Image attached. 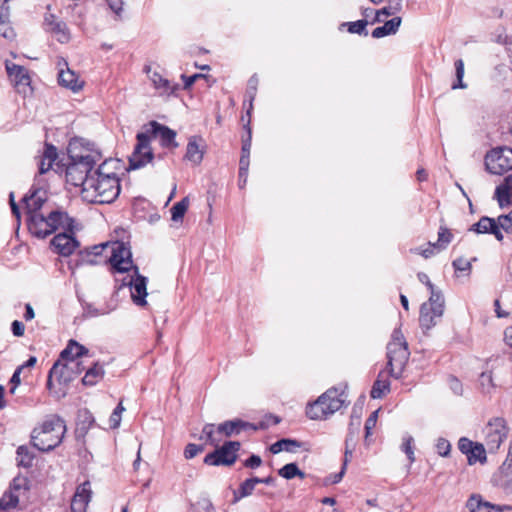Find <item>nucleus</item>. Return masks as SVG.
I'll return each instance as SVG.
<instances>
[{"label": "nucleus", "mask_w": 512, "mask_h": 512, "mask_svg": "<svg viewBox=\"0 0 512 512\" xmlns=\"http://www.w3.org/2000/svg\"><path fill=\"white\" fill-rule=\"evenodd\" d=\"M358 435H353L351 432L347 433L345 440V459L352 455L353 448L355 446L356 438Z\"/></svg>", "instance_id": "nucleus-53"}, {"label": "nucleus", "mask_w": 512, "mask_h": 512, "mask_svg": "<svg viewBox=\"0 0 512 512\" xmlns=\"http://www.w3.org/2000/svg\"><path fill=\"white\" fill-rule=\"evenodd\" d=\"M123 168V163L119 159H107L98 169L94 172L97 176L95 178L96 192H108L109 190L116 189V192L121 191L119 171Z\"/></svg>", "instance_id": "nucleus-7"}, {"label": "nucleus", "mask_w": 512, "mask_h": 512, "mask_svg": "<svg viewBox=\"0 0 512 512\" xmlns=\"http://www.w3.org/2000/svg\"><path fill=\"white\" fill-rule=\"evenodd\" d=\"M19 502V495L13 490L6 491L0 498V512H7L11 508H15Z\"/></svg>", "instance_id": "nucleus-32"}, {"label": "nucleus", "mask_w": 512, "mask_h": 512, "mask_svg": "<svg viewBox=\"0 0 512 512\" xmlns=\"http://www.w3.org/2000/svg\"><path fill=\"white\" fill-rule=\"evenodd\" d=\"M58 157L57 149L53 145H46L43 155L41 157L40 163H39V173L40 175H43L45 173H48L50 170L56 174V164L58 162H55Z\"/></svg>", "instance_id": "nucleus-20"}, {"label": "nucleus", "mask_w": 512, "mask_h": 512, "mask_svg": "<svg viewBox=\"0 0 512 512\" xmlns=\"http://www.w3.org/2000/svg\"><path fill=\"white\" fill-rule=\"evenodd\" d=\"M466 507L470 512H501L502 507L484 501L480 495L473 494L469 497Z\"/></svg>", "instance_id": "nucleus-21"}, {"label": "nucleus", "mask_w": 512, "mask_h": 512, "mask_svg": "<svg viewBox=\"0 0 512 512\" xmlns=\"http://www.w3.org/2000/svg\"><path fill=\"white\" fill-rule=\"evenodd\" d=\"M257 85H258V78L256 76L251 77L248 82V89H247V94L250 97V109H252V101L254 100L255 95H256Z\"/></svg>", "instance_id": "nucleus-55"}, {"label": "nucleus", "mask_w": 512, "mask_h": 512, "mask_svg": "<svg viewBox=\"0 0 512 512\" xmlns=\"http://www.w3.org/2000/svg\"><path fill=\"white\" fill-rule=\"evenodd\" d=\"M45 23L47 29L57 37L59 42L65 43L69 40V34L66 31L65 23L56 21L53 15L46 17Z\"/></svg>", "instance_id": "nucleus-25"}, {"label": "nucleus", "mask_w": 512, "mask_h": 512, "mask_svg": "<svg viewBox=\"0 0 512 512\" xmlns=\"http://www.w3.org/2000/svg\"><path fill=\"white\" fill-rule=\"evenodd\" d=\"M413 442L414 439L411 435H405L403 437V443L401 445V449L407 455L410 463H413L415 461L414 450L412 446Z\"/></svg>", "instance_id": "nucleus-43"}, {"label": "nucleus", "mask_w": 512, "mask_h": 512, "mask_svg": "<svg viewBox=\"0 0 512 512\" xmlns=\"http://www.w3.org/2000/svg\"><path fill=\"white\" fill-rule=\"evenodd\" d=\"M401 25V18L394 17L384 23L383 26L377 27L372 31V37L382 38L387 35L395 34Z\"/></svg>", "instance_id": "nucleus-27"}, {"label": "nucleus", "mask_w": 512, "mask_h": 512, "mask_svg": "<svg viewBox=\"0 0 512 512\" xmlns=\"http://www.w3.org/2000/svg\"><path fill=\"white\" fill-rule=\"evenodd\" d=\"M417 278L421 283L425 284L430 291L428 301L424 302L420 307L419 316L420 326L425 330H429L434 327L437 320L442 317L444 313L445 300L441 290L435 287L426 273L419 272L417 274Z\"/></svg>", "instance_id": "nucleus-3"}, {"label": "nucleus", "mask_w": 512, "mask_h": 512, "mask_svg": "<svg viewBox=\"0 0 512 512\" xmlns=\"http://www.w3.org/2000/svg\"><path fill=\"white\" fill-rule=\"evenodd\" d=\"M456 79L457 81L452 84V89H465L467 85L463 82L464 77V62L462 59L455 61Z\"/></svg>", "instance_id": "nucleus-40"}, {"label": "nucleus", "mask_w": 512, "mask_h": 512, "mask_svg": "<svg viewBox=\"0 0 512 512\" xmlns=\"http://www.w3.org/2000/svg\"><path fill=\"white\" fill-rule=\"evenodd\" d=\"M262 459L260 456L252 454L248 459L245 460L244 466L247 468L255 469L261 466Z\"/></svg>", "instance_id": "nucleus-58"}, {"label": "nucleus", "mask_w": 512, "mask_h": 512, "mask_svg": "<svg viewBox=\"0 0 512 512\" xmlns=\"http://www.w3.org/2000/svg\"><path fill=\"white\" fill-rule=\"evenodd\" d=\"M479 384L485 393H489L494 387L493 378L491 372H483L479 377Z\"/></svg>", "instance_id": "nucleus-46"}, {"label": "nucleus", "mask_w": 512, "mask_h": 512, "mask_svg": "<svg viewBox=\"0 0 512 512\" xmlns=\"http://www.w3.org/2000/svg\"><path fill=\"white\" fill-rule=\"evenodd\" d=\"M436 450L440 456L447 457L451 450V444L445 438H438L436 443Z\"/></svg>", "instance_id": "nucleus-49"}, {"label": "nucleus", "mask_w": 512, "mask_h": 512, "mask_svg": "<svg viewBox=\"0 0 512 512\" xmlns=\"http://www.w3.org/2000/svg\"><path fill=\"white\" fill-rule=\"evenodd\" d=\"M487 170L496 175H502L512 169V149L497 148L491 150L485 157Z\"/></svg>", "instance_id": "nucleus-12"}, {"label": "nucleus", "mask_w": 512, "mask_h": 512, "mask_svg": "<svg viewBox=\"0 0 512 512\" xmlns=\"http://www.w3.org/2000/svg\"><path fill=\"white\" fill-rule=\"evenodd\" d=\"M346 386L339 389L333 387L318 397L306 409L307 416L312 420H322L338 411L346 402Z\"/></svg>", "instance_id": "nucleus-5"}, {"label": "nucleus", "mask_w": 512, "mask_h": 512, "mask_svg": "<svg viewBox=\"0 0 512 512\" xmlns=\"http://www.w3.org/2000/svg\"><path fill=\"white\" fill-rule=\"evenodd\" d=\"M248 428L256 430V427L253 424L245 422L241 419H234L219 424L217 427V433L224 434L225 436L229 437L232 435H237L241 431L246 430Z\"/></svg>", "instance_id": "nucleus-19"}, {"label": "nucleus", "mask_w": 512, "mask_h": 512, "mask_svg": "<svg viewBox=\"0 0 512 512\" xmlns=\"http://www.w3.org/2000/svg\"><path fill=\"white\" fill-rule=\"evenodd\" d=\"M83 369L84 368L79 361H68L62 363L61 360H57L49 371L47 388L50 391H53V378H56L60 386L67 387Z\"/></svg>", "instance_id": "nucleus-9"}, {"label": "nucleus", "mask_w": 512, "mask_h": 512, "mask_svg": "<svg viewBox=\"0 0 512 512\" xmlns=\"http://www.w3.org/2000/svg\"><path fill=\"white\" fill-rule=\"evenodd\" d=\"M241 444L238 441H227L222 446L207 454L204 463L209 466H232L237 458Z\"/></svg>", "instance_id": "nucleus-11"}, {"label": "nucleus", "mask_w": 512, "mask_h": 512, "mask_svg": "<svg viewBox=\"0 0 512 512\" xmlns=\"http://www.w3.org/2000/svg\"><path fill=\"white\" fill-rule=\"evenodd\" d=\"M493 228H496V220L489 217H482L477 223L472 225L470 230L477 233H491Z\"/></svg>", "instance_id": "nucleus-36"}, {"label": "nucleus", "mask_w": 512, "mask_h": 512, "mask_svg": "<svg viewBox=\"0 0 512 512\" xmlns=\"http://www.w3.org/2000/svg\"><path fill=\"white\" fill-rule=\"evenodd\" d=\"M88 352L89 351L86 347L75 340H70L66 348L60 353L59 360H65L66 362L77 361L78 358L87 355Z\"/></svg>", "instance_id": "nucleus-22"}, {"label": "nucleus", "mask_w": 512, "mask_h": 512, "mask_svg": "<svg viewBox=\"0 0 512 512\" xmlns=\"http://www.w3.org/2000/svg\"><path fill=\"white\" fill-rule=\"evenodd\" d=\"M258 484V477H251L249 479H246L243 483H241L239 487V493L240 497H248L250 496L255 486Z\"/></svg>", "instance_id": "nucleus-42"}, {"label": "nucleus", "mask_w": 512, "mask_h": 512, "mask_svg": "<svg viewBox=\"0 0 512 512\" xmlns=\"http://www.w3.org/2000/svg\"><path fill=\"white\" fill-rule=\"evenodd\" d=\"M77 143H69L67 147L66 162L63 159L56 164V174L64 173L66 189L81 188L80 192H88L95 188V178L89 175L94 165L96 157L90 154H78Z\"/></svg>", "instance_id": "nucleus-1"}, {"label": "nucleus", "mask_w": 512, "mask_h": 512, "mask_svg": "<svg viewBox=\"0 0 512 512\" xmlns=\"http://www.w3.org/2000/svg\"><path fill=\"white\" fill-rule=\"evenodd\" d=\"M278 474L287 480H291L295 477H299L301 479L305 478V473L298 468L296 463H288L284 465L278 470Z\"/></svg>", "instance_id": "nucleus-31"}, {"label": "nucleus", "mask_w": 512, "mask_h": 512, "mask_svg": "<svg viewBox=\"0 0 512 512\" xmlns=\"http://www.w3.org/2000/svg\"><path fill=\"white\" fill-rule=\"evenodd\" d=\"M215 425L214 424H206L202 429V435L200 436V439L209 443L212 446L217 447L219 445L220 439H218L215 434Z\"/></svg>", "instance_id": "nucleus-38"}, {"label": "nucleus", "mask_w": 512, "mask_h": 512, "mask_svg": "<svg viewBox=\"0 0 512 512\" xmlns=\"http://www.w3.org/2000/svg\"><path fill=\"white\" fill-rule=\"evenodd\" d=\"M145 131L137 134V144L133 153L129 157V167L127 170L139 169L149 163L153 154L150 148L151 137L159 138L165 147H177L175 142L176 132L156 121H151L144 126Z\"/></svg>", "instance_id": "nucleus-2"}, {"label": "nucleus", "mask_w": 512, "mask_h": 512, "mask_svg": "<svg viewBox=\"0 0 512 512\" xmlns=\"http://www.w3.org/2000/svg\"><path fill=\"white\" fill-rule=\"evenodd\" d=\"M452 241V233L447 229L441 227L438 232V241L433 244L434 247H437V251H441L447 247V245Z\"/></svg>", "instance_id": "nucleus-39"}, {"label": "nucleus", "mask_w": 512, "mask_h": 512, "mask_svg": "<svg viewBox=\"0 0 512 512\" xmlns=\"http://www.w3.org/2000/svg\"><path fill=\"white\" fill-rule=\"evenodd\" d=\"M434 243H429L428 247L425 249L417 248L416 253L422 255L424 258H429L436 253L437 247L433 246Z\"/></svg>", "instance_id": "nucleus-63"}, {"label": "nucleus", "mask_w": 512, "mask_h": 512, "mask_svg": "<svg viewBox=\"0 0 512 512\" xmlns=\"http://www.w3.org/2000/svg\"><path fill=\"white\" fill-rule=\"evenodd\" d=\"M402 1L403 0H395V6H392V3L394 2L393 0H388V6L386 7H383L382 9L380 10H377L376 11V16H375V22H380L381 21V18L380 16L381 15H384V16H391L393 14H395L396 12H399L401 11L402 9Z\"/></svg>", "instance_id": "nucleus-37"}, {"label": "nucleus", "mask_w": 512, "mask_h": 512, "mask_svg": "<svg viewBox=\"0 0 512 512\" xmlns=\"http://www.w3.org/2000/svg\"><path fill=\"white\" fill-rule=\"evenodd\" d=\"M485 445L490 453H496L507 439L509 428L502 417H494L488 421L484 430Z\"/></svg>", "instance_id": "nucleus-10"}, {"label": "nucleus", "mask_w": 512, "mask_h": 512, "mask_svg": "<svg viewBox=\"0 0 512 512\" xmlns=\"http://www.w3.org/2000/svg\"><path fill=\"white\" fill-rule=\"evenodd\" d=\"M368 22L366 20H358L355 22H349L346 25L348 26V31L354 34H365L367 35L366 26Z\"/></svg>", "instance_id": "nucleus-44"}, {"label": "nucleus", "mask_w": 512, "mask_h": 512, "mask_svg": "<svg viewBox=\"0 0 512 512\" xmlns=\"http://www.w3.org/2000/svg\"><path fill=\"white\" fill-rule=\"evenodd\" d=\"M452 265L456 271L465 272L471 269V262L462 257L455 259Z\"/></svg>", "instance_id": "nucleus-54"}, {"label": "nucleus", "mask_w": 512, "mask_h": 512, "mask_svg": "<svg viewBox=\"0 0 512 512\" xmlns=\"http://www.w3.org/2000/svg\"><path fill=\"white\" fill-rule=\"evenodd\" d=\"M91 496L92 491L90 488V482L85 481L76 489L71 501V512H86Z\"/></svg>", "instance_id": "nucleus-17"}, {"label": "nucleus", "mask_w": 512, "mask_h": 512, "mask_svg": "<svg viewBox=\"0 0 512 512\" xmlns=\"http://www.w3.org/2000/svg\"><path fill=\"white\" fill-rule=\"evenodd\" d=\"M57 65L59 68V84L65 88L71 89L73 92L81 90L84 82L68 67L67 62L64 59H60Z\"/></svg>", "instance_id": "nucleus-14"}, {"label": "nucleus", "mask_w": 512, "mask_h": 512, "mask_svg": "<svg viewBox=\"0 0 512 512\" xmlns=\"http://www.w3.org/2000/svg\"><path fill=\"white\" fill-rule=\"evenodd\" d=\"M201 138L191 137L186 147L185 159L198 165L203 159V149L201 147Z\"/></svg>", "instance_id": "nucleus-23"}, {"label": "nucleus", "mask_w": 512, "mask_h": 512, "mask_svg": "<svg viewBox=\"0 0 512 512\" xmlns=\"http://www.w3.org/2000/svg\"><path fill=\"white\" fill-rule=\"evenodd\" d=\"M111 247V256L109 257V262L112 266V269L119 273H124L130 270L132 267V259H131V251L129 248L125 246L122 242H105L99 245H95L91 247V250L88 251V255L98 256L103 253L104 250Z\"/></svg>", "instance_id": "nucleus-8"}, {"label": "nucleus", "mask_w": 512, "mask_h": 512, "mask_svg": "<svg viewBox=\"0 0 512 512\" xmlns=\"http://www.w3.org/2000/svg\"><path fill=\"white\" fill-rule=\"evenodd\" d=\"M134 272L136 274L135 278H131L129 285L131 288V297L133 299V302L138 306H144L146 305V286H147V279L144 276H141L138 274V268H134Z\"/></svg>", "instance_id": "nucleus-18"}, {"label": "nucleus", "mask_w": 512, "mask_h": 512, "mask_svg": "<svg viewBox=\"0 0 512 512\" xmlns=\"http://www.w3.org/2000/svg\"><path fill=\"white\" fill-rule=\"evenodd\" d=\"M27 221L30 233L39 239H44L53 233V227L49 224L47 217L41 213L32 214Z\"/></svg>", "instance_id": "nucleus-15"}, {"label": "nucleus", "mask_w": 512, "mask_h": 512, "mask_svg": "<svg viewBox=\"0 0 512 512\" xmlns=\"http://www.w3.org/2000/svg\"><path fill=\"white\" fill-rule=\"evenodd\" d=\"M0 35L8 40H13L16 36L14 29L9 25V20L0 21Z\"/></svg>", "instance_id": "nucleus-48"}, {"label": "nucleus", "mask_w": 512, "mask_h": 512, "mask_svg": "<svg viewBox=\"0 0 512 512\" xmlns=\"http://www.w3.org/2000/svg\"><path fill=\"white\" fill-rule=\"evenodd\" d=\"M378 411H374L371 413V415L368 417V419L365 422V431H366V437L370 435V431L372 428H374L376 421H377Z\"/></svg>", "instance_id": "nucleus-62"}, {"label": "nucleus", "mask_w": 512, "mask_h": 512, "mask_svg": "<svg viewBox=\"0 0 512 512\" xmlns=\"http://www.w3.org/2000/svg\"><path fill=\"white\" fill-rule=\"evenodd\" d=\"M6 70L16 86H28L30 84V77L23 66L7 63Z\"/></svg>", "instance_id": "nucleus-24"}, {"label": "nucleus", "mask_w": 512, "mask_h": 512, "mask_svg": "<svg viewBox=\"0 0 512 512\" xmlns=\"http://www.w3.org/2000/svg\"><path fill=\"white\" fill-rule=\"evenodd\" d=\"M75 230L76 229H73L72 232L66 231L59 233L53 237L51 244L58 254L69 256L79 246V241L74 236Z\"/></svg>", "instance_id": "nucleus-13"}, {"label": "nucleus", "mask_w": 512, "mask_h": 512, "mask_svg": "<svg viewBox=\"0 0 512 512\" xmlns=\"http://www.w3.org/2000/svg\"><path fill=\"white\" fill-rule=\"evenodd\" d=\"M496 223L506 232L512 231V211L507 215H500Z\"/></svg>", "instance_id": "nucleus-51"}, {"label": "nucleus", "mask_w": 512, "mask_h": 512, "mask_svg": "<svg viewBox=\"0 0 512 512\" xmlns=\"http://www.w3.org/2000/svg\"><path fill=\"white\" fill-rule=\"evenodd\" d=\"M46 200V198L40 197L38 194H24L21 202L24 204L28 217H30L34 213H39L38 211Z\"/></svg>", "instance_id": "nucleus-26"}, {"label": "nucleus", "mask_w": 512, "mask_h": 512, "mask_svg": "<svg viewBox=\"0 0 512 512\" xmlns=\"http://www.w3.org/2000/svg\"><path fill=\"white\" fill-rule=\"evenodd\" d=\"M494 197L497 199L500 207L512 206V194H494Z\"/></svg>", "instance_id": "nucleus-59"}, {"label": "nucleus", "mask_w": 512, "mask_h": 512, "mask_svg": "<svg viewBox=\"0 0 512 512\" xmlns=\"http://www.w3.org/2000/svg\"><path fill=\"white\" fill-rule=\"evenodd\" d=\"M468 463L470 465L475 464L476 462L485 463L487 460L486 457V449L482 443L476 442L472 448V451L467 457Z\"/></svg>", "instance_id": "nucleus-33"}, {"label": "nucleus", "mask_w": 512, "mask_h": 512, "mask_svg": "<svg viewBox=\"0 0 512 512\" xmlns=\"http://www.w3.org/2000/svg\"><path fill=\"white\" fill-rule=\"evenodd\" d=\"M46 217L49 224L53 227V233L60 227L69 232H72L73 229L82 228V226L76 223L73 218L69 217L66 212L60 210L51 211Z\"/></svg>", "instance_id": "nucleus-16"}, {"label": "nucleus", "mask_w": 512, "mask_h": 512, "mask_svg": "<svg viewBox=\"0 0 512 512\" xmlns=\"http://www.w3.org/2000/svg\"><path fill=\"white\" fill-rule=\"evenodd\" d=\"M203 445H197L194 443H189L185 449H184V457L186 459H192L195 456H197L199 453H202L204 451Z\"/></svg>", "instance_id": "nucleus-47"}, {"label": "nucleus", "mask_w": 512, "mask_h": 512, "mask_svg": "<svg viewBox=\"0 0 512 512\" xmlns=\"http://www.w3.org/2000/svg\"><path fill=\"white\" fill-rule=\"evenodd\" d=\"M111 194H84L83 200L90 204H111V200H102L103 196Z\"/></svg>", "instance_id": "nucleus-50"}, {"label": "nucleus", "mask_w": 512, "mask_h": 512, "mask_svg": "<svg viewBox=\"0 0 512 512\" xmlns=\"http://www.w3.org/2000/svg\"><path fill=\"white\" fill-rule=\"evenodd\" d=\"M361 426V416L353 409L350 416V423L348 427V432H351L353 435H358Z\"/></svg>", "instance_id": "nucleus-45"}, {"label": "nucleus", "mask_w": 512, "mask_h": 512, "mask_svg": "<svg viewBox=\"0 0 512 512\" xmlns=\"http://www.w3.org/2000/svg\"><path fill=\"white\" fill-rule=\"evenodd\" d=\"M150 80L154 87L162 93H170L174 90L170 82L156 71L150 75Z\"/></svg>", "instance_id": "nucleus-34"}, {"label": "nucleus", "mask_w": 512, "mask_h": 512, "mask_svg": "<svg viewBox=\"0 0 512 512\" xmlns=\"http://www.w3.org/2000/svg\"><path fill=\"white\" fill-rule=\"evenodd\" d=\"M301 444L297 440L293 439H281L271 445L270 451L273 454H278L281 451L294 452L295 448L300 447Z\"/></svg>", "instance_id": "nucleus-30"}, {"label": "nucleus", "mask_w": 512, "mask_h": 512, "mask_svg": "<svg viewBox=\"0 0 512 512\" xmlns=\"http://www.w3.org/2000/svg\"><path fill=\"white\" fill-rule=\"evenodd\" d=\"M69 143H77L79 146L77 149L78 154H90L91 156H95L97 158V154L91 149V147L85 143H81L79 140H72Z\"/></svg>", "instance_id": "nucleus-57"}, {"label": "nucleus", "mask_w": 512, "mask_h": 512, "mask_svg": "<svg viewBox=\"0 0 512 512\" xmlns=\"http://www.w3.org/2000/svg\"><path fill=\"white\" fill-rule=\"evenodd\" d=\"M410 352L408 344L400 329L392 333L391 341L387 344V365L386 369L391 377L399 379L402 377L408 363Z\"/></svg>", "instance_id": "nucleus-6"}, {"label": "nucleus", "mask_w": 512, "mask_h": 512, "mask_svg": "<svg viewBox=\"0 0 512 512\" xmlns=\"http://www.w3.org/2000/svg\"><path fill=\"white\" fill-rule=\"evenodd\" d=\"M17 455L19 457L18 465L25 468H28L32 465L34 456L30 454V451L26 446H19L17 449Z\"/></svg>", "instance_id": "nucleus-41"}, {"label": "nucleus", "mask_w": 512, "mask_h": 512, "mask_svg": "<svg viewBox=\"0 0 512 512\" xmlns=\"http://www.w3.org/2000/svg\"><path fill=\"white\" fill-rule=\"evenodd\" d=\"M10 11L7 0H0V21L9 20Z\"/></svg>", "instance_id": "nucleus-64"}, {"label": "nucleus", "mask_w": 512, "mask_h": 512, "mask_svg": "<svg viewBox=\"0 0 512 512\" xmlns=\"http://www.w3.org/2000/svg\"><path fill=\"white\" fill-rule=\"evenodd\" d=\"M383 372H380L376 381L374 382L370 396L373 399L382 398L386 392L390 390V382L388 379H382Z\"/></svg>", "instance_id": "nucleus-29"}, {"label": "nucleus", "mask_w": 512, "mask_h": 512, "mask_svg": "<svg viewBox=\"0 0 512 512\" xmlns=\"http://www.w3.org/2000/svg\"><path fill=\"white\" fill-rule=\"evenodd\" d=\"M104 373L103 367L98 362L94 363V365L86 371L82 378V383L86 386H93L103 378Z\"/></svg>", "instance_id": "nucleus-28"}, {"label": "nucleus", "mask_w": 512, "mask_h": 512, "mask_svg": "<svg viewBox=\"0 0 512 512\" xmlns=\"http://www.w3.org/2000/svg\"><path fill=\"white\" fill-rule=\"evenodd\" d=\"M347 461L348 460H346V459L344 460V463H343L341 471L338 472V473L330 475L327 478L326 483L336 484V483H339L342 480V478H343V476L345 474Z\"/></svg>", "instance_id": "nucleus-56"}, {"label": "nucleus", "mask_w": 512, "mask_h": 512, "mask_svg": "<svg viewBox=\"0 0 512 512\" xmlns=\"http://www.w3.org/2000/svg\"><path fill=\"white\" fill-rule=\"evenodd\" d=\"M494 192H512V173L505 179L504 183L497 186Z\"/></svg>", "instance_id": "nucleus-60"}, {"label": "nucleus", "mask_w": 512, "mask_h": 512, "mask_svg": "<svg viewBox=\"0 0 512 512\" xmlns=\"http://www.w3.org/2000/svg\"><path fill=\"white\" fill-rule=\"evenodd\" d=\"M65 432V421L59 416H51L40 428L33 430V446L42 452L51 451L62 442Z\"/></svg>", "instance_id": "nucleus-4"}, {"label": "nucleus", "mask_w": 512, "mask_h": 512, "mask_svg": "<svg viewBox=\"0 0 512 512\" xmlns=\"http://www.w3.org/2000/svg\"><path fill=\"white\" fill-rule=\"evenodd\" d=\"M190 200L189 197H184L181 201L175 203L173 207L171 208V214H172V220L174 222L181 221L184 217L188 206H189Z\"/></svg>", "instance_id": "nucleus-35"}, {"label": "nucleus", "mask_w": 512, "mask_h": 512, "mask_svg": "<svg viewBox=\"0 0 512 512\" xmlns=\"http://www.w3.org/2000/svg\"><path fill=\"white\" fill-rule=\"evenodd\" d=\"M475 443L466 437H462L458 441V449L468 457Z\"/></svg>", "instance_id": "nucleus-52"}, {"label": "nucleus", "mask_w": 512, "mask_h": 512, "mask_svg": "<svg viewBox=\"0 0 512 512\" xmlns=\"http://www.w3.org/2000/svg\"><path fill=\"white\" fill-rule=\"evenodd\" d=\"M11 330L14 336L22 337L24 335L25 326L19 320H14L11 324Z\"/></svg>", "instance_id": "nucleus-61"}]
</instances>
